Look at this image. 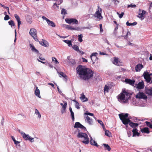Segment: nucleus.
Here are the masks:
<instances>
[{"label": "nucleus", "mask_w": 152, "mask_h": 152, "mask_svg": "<svg viewBox=\"0 0 152 152\" xmlns=\"http://www.w3.org/2000/svg\"><path fill=\"white\" fill-rule=\"evenodd\" d=\"M141 131L142 133L149 134L150 132L149 129L147 127H145L141 129Z\"/></svg>", "instance_id": "cd10ccee"}, {"label": "nucleus", "mask_w": 152, "mask_h": 152, "mask_svg": "<svg viewBox=\"0 0 152 152\" xmlns=\"http://www.w3.org/2000/svg\"><path fill=\"white\" fill-rule=\"evenodd\" d=\"M132 132L133 133V137H134L137 135L139 136L140 135V134L137 131V129L136 128L132 130Z\"/></svg>", "instance_id": "c85d7f7f"}, {"label": "nucleus", "mask_w": 152, "mask_h": 152, "mask_svg": "<svg viewBox=\"0 0 152 152\" xmlns=\"http://www.w3.org/2000/svg\"><path fill=\"white\" fill-rule=\"evenodd\" d=\"M34 94L37 97L39 98H41V96L40 94V91L39 89H38V87L37 86L35 87V89L34 90Z\"/></svg>", "instance_id": "a211bd4d"}, {"label": "nucleus", "mask_w": 152, "mask_h": 152, "mask_svg": "<svg viewBox=\"0 0 152 152\" xmlns=\"http://www.w3.org/2000/svg\"><path fill=\"white\" fill-rule=\"evenodd\" d=\"M146 13V12L144 10H142L141 11L140 10L139 13L137 16L141 20H142L145 18V14Z\"/></svg>", "instance_id": "f8f14e48"}, {"label": "nucleus", "mask_w": 152, "mask_h": 152, "mask_svg": "<svg viewBox=\"0 0 152 152\" xmlns=\"http://www.w3.org/2000/svg\"><path fill=\"white\" fill-rule=\"evenodd\" d=\"M128 114V113H121L119 114V116L121 120L122 121L123 123L126 125L129 124V125L134 129H135V127L138 126V124L137 123H133L131 122L129 119L127 118Z\"/></svg>", "instance_id": "f03ea898"}, {"label": "nucleus", "mask_w": 152, "mask_h": 152, "mask_svg": "<svg viewBox=\"0 0 152 152\" xmlns=\"http://www.w3.org/2000/svg\"><path fill=\"white\" fill-rule=\"evenodd\" d=\"M74 127V128H79L83 129H86V128L85 127L81 124L79 122H76Z\"/></svg>", "instance_id": "4468645a"}, {"label": "nucleus", "mask_w": 152, "mask_h": 152, "mask_svg": "<svg viewBox=\"0 0 152 152\" xmlns=\"http://www.w3.org/2000/svg\"><path fill=\"white\" fill-rule=\"evenodd\" d=\"M86 122L89 125H91L93 124V120L88 116H84Z\"/></svg>", "instance_id": "ddd939ff"}, {"label": "nucleus", "mask_w": 152, "mask_h": 152, "mask_svg": "<svg viewBox=\"0 0 152 152\" xmlns=\"http://www.w3.org/2000/svg\"><path fill=\"white\" fill-rule=\"evenodd\" d=\"M137 24V22H134L133 23H129L128 22H127L126 23V25L127 26H135Z\"/></svg>", "instance_id": "72a5a7b5"}, {"label": "nucleus", "mask_w": 152, "mask_h": 152, "mask_svg": "<svg viewBox=\"0 0 152 152\" xmlns=\"http://www.w3.org/2000/svg\"><path fill=\"white\" fill-rule=\"evenodd\" d=\"M35 74L37 75L38 76H39L40 75V72H36Z\"/></svg>", "instance_id": "338daca9"}, {"label": "nucleus", "mask_w": 152, "mask_h": 152, "mask_svg": "<svg viewBox=\"0 0 152 152\" xmlns=\"http://www.w3.org/2000/svg\"><path fill=\"white\" fill-rule=\"evenodd\" d=\"M90 137L91 139L90 141L91 144L92 145L95 146L96 147H98V145L96 141L92 139V137Z\"/></svg>", "instance_id": "bb28decb"}, {"label": "nucleus", "mask_w": 152, "mask_h": 152, "mask_svg": "<svg viewBox=\"0 0 152 152\" xmlns=\"http://www.w3.org/2000/svg\"><path fill=\"white\" fill-rule=\"evenodd\" d=\"M34 114L37 116V118L40 119L41 118V114L39 113L38 110L36 108L35 109Z\"/></svg>", "instance_id": "a878e982"}, {"label": "nucleus", "mask_w": 152, "mask_h": 152, "mask_svg": "<svg viewBox=\"0 0 152 152\" xmlns=\"http://www.w3.org/2000/svg\"><path fill=\"white\" fill-rule=\"evenodd\" d=\"M81 96L80 97L81 100L83 102H86L88 101V99L85 96L83 93H82L80 95Z\"/></svg>", "instance_id": "412c9836"}, {"label": "nucleus", "mask_w": 152, "mask_h": 152, "mask_svg": "<svg viewBox=\"0 0 152 152\" xmlns=\"http://www.w3.org/2000/svg\"><path fill=\"white\" fill-rule=\"evenodd\" d=\"M26 20L29 23H31L32 22V20L31 18L28 19V18H27Z\"/></svg>", "instance_id": "bf43d9fd"}, {"label": "nucleus", "mask_w": 152, "mask_h": 152, "mask_svg": "<svg viewBox=\"0 0 152 152\" xmlns=\"http://www.w3.org/2000/svg\"><path fill=\"white\" fill-rule=\"evenodd\" d=\"M136 5L135 4H130L128 6V7H131V8H134L135 7H136Z\"/></svg>", "instance_id": "5fc2aeb1"}, {"label": "nucleus", "mask_w": 152, "mask_h": 152, "mask_svg": "<svg viewBox=\"0 0 152 152\" xmlns=\"http://www.w3.org/2000/svg\"><path fill=\"white\" fill-rule=\"evenodd\" d=\"M72 48L75 50L77 52L79 51L78 46L76 45H74L72 46Z\"/></svg>", "instance_id": "e433bc0d"}, {"label": "nucleus", "mask_w": 152, "mask_h": 152, "mask_svg": "<svg viewBox=\"0 0 152 152\" xmlns=\"http://www.w3.org/2000/svg\"><path fill=\"white\" fill-rule=\"evenodd\" d=\"M87 28L86 27H84L83 28H80L79 27H75L74 28V30H77V31H81L82 28V29H86Z\"/></svg>", "instance_id": "58836bf2"}, {"label": "nucleus", "mask_w": 152, "mask_h": 152, "mask_svg": "<svg viewBox=\"0 0 152 152\" xmlns=\"http://www.w3.org/2000/svg\"><path fill=\"white\" fill-rule=\"evenodd\" d=\"M117 14L118 15L119 18H121L123 17L124 14V13L122 12L121 14H119L118 12H117Z\"/></svg>", "instance_id": "c03bdc74"}, {"label": "nucleus", "mask_w": 152, "mask_h": 152, "mask_svg": "<svg viewBox=\"0 0 152 152\" xmlns=\"http://www.w3.org/2000/svg\"><path fill=\"white\" fill-rule=\"evenodd\" d=\"M57 73L58 74L60 77H62L64 78H66V75L63 72L57 71Z\"/></svg>", "instance_id": "c756f323"}, {"label": "nucleus", "mask_w": 152, "mask_h": 152, "mask_svg": "<svg viewBox=\"0 0 152 152\" xmlns=\"http://www.w3.org/2000/svg\"><path fill=\"white\" fill-rule=\"evenodd\" d=\"M65 20L66 22L69 24H77L78 23L77 20L75 18H66Z\"/></svg>", "instance_id": "9d476101"}, {"label": "nucleus", "mask_w": 152, "mask_h": 152, "mask_svg": "<svg viewBox=\"0 0 152 152\" xmlns=\"http://www.w3.org/2000/svg\"><path fill=\"white\" fill-rule=\"evenodd\" d=\"M103 145L105 150H107L109 151H110L111 148L108 144L104 143L103 144Z\"/></svg>", "instance_id": "7c9ffc66"}, {"label": "nucleus", "mask_w": 152, "mask_h": 152, "mask_svg": "<svg viewBox=\"0 0 152 152\" xmlns=\"http://www.w3.org/2000/svg\"><path fill=\"white\" fill-rule=\"evenodd\" d=\"M83 61L84 62H87V60L85 58H82Z\"/></svg>", "instance_id": "774afa93"}, {"label": "nucleus", "mask_w": 152, "mask_h": 152, "mask_svg": "<svg viewBox=\"0 0 152 152\" xmlns=\"http://www.w3.org/2000/svg\"><path fill=\"white\" fill-rule=\"evenodd\" d=\"M79 103L78 102H76L75 103V107L77 109H79L80 108L79 107Z\"/></svg>", "instance_id": "de8ad7c7"}, {"label": "nucleus", "mask_w": 152, "mask_h": 152, "mask_svg": "<svg viewBox=\"0 0 152 152\" xmlns=\"http://www.w3.org/2000/svg\"><path fill=\"white\" fill-rule=\"evenodd\" d=\"M135 81L130 79H126L125 80V82L133 86L134 84Z\"/></svg>", "instance_id": "b1692460"}, {"label": "nucleus", "mask_w": 152, "mask_h": 152, "mask_svg": "<svg viewBox=\"0 0 152 152\" xmlns=\"http://www.w3.org/2000/svg\"><path fill=\"white\" fill-rule=\"evenodd\" d=\"M37 31L35 28H32L30 29L29 34L36 41H38L37 35Z\"/></svg>", "instance_id": "423d86ee"}, {"label": "nucleus", "mask_w": 152, "mask_h": 152, "mask_svg": "<svg viewBox=\"0 0 152 152\" xmlns=\"http://www.w3.org/2000/svg\"><path fill=\"white\" fill-rule=\"evenodd\" d=\"M69 29L71 30H74V28L72 27V26H70Z\"/></svg>", "instance_id": "0e129e2a"}, {"label": "nucleus", "mask_w": 152, "mask_h": 152, "mask_svg": "<svg viewBox=\"0 0 152 152\" xmlns=\"http://www.w3.org/2000/svg\"><path fill=\"white\" fill-rule=\"evenodd\" d=\"M109 90V88L108 86L106 85L104 88V93H107Z\"/></svg>", "instance_id": "c9c22d12"}, {"label": "nucleus", "mask_w": 152, "mask_h": 152, "mask_svg": "<svg viewBox=\"0 0 152 152\" xmlns=\"http://www.w3.org/2000/svg\"><path fill=\"white\" fill-rule=\"evenodd\" d=\"M72 40H63V41L66 43L68 45V46L69 47L71 46L72 45Z\"/></svg>", "instance_id": "473e14b6"}, {"label": "nucleus", "mask_w": 152, "mask_h": 152, "mask_svg": "<svg viewBox=\"0 0 152 152\" xmlns=\"http://www.w3.org/2000/svg\"><path fill=\"white\" fill-rule=\"evenodd\" d=\"M144 87V82L142 81L139 82L136 86V88L139 89H143Z\"/></svg>", "instance_id": "f3484780"}, {"label": "nucleus", "mask_w": 152, "mask_h": 152, "mask_svg": "<svg viewBox=\"0 0 152 152\" xmlns=\"http://www.w3.org/2000/svg\"><path fill=\"white\" fill-rule=\"evenodd\" d=\"M99 27H100V32H102L103 31V30L102 29V24H101L99 25Z\"/></svg>", "instance_id": "4d7b16f0"}, {"label": "nucleus", "mask_w": 152, "mask_h": 152, "mask_svg": "<svg viewBox=\"0 0 152 152\" xmlns=\"http://www.w3.org/2000/svg\"><path fill=\"white\" fill-rule=\"evenodd\" d=\"M14 142V143L15 144H16V145H17L19 143V142H18L17 141H16V140H15Z\"/></svg>", "instance_id": "69168bd1"}, {"label": "nucleus", "mask_w": 152, "mask_h": 152, "mask_svg": "<svg viewBox=\"0 0 152 152\" xmlns=\"http://www.w3.org/2000/svg\"><path fill=\"white\" fill-rule=\"evenodd\" d=\"M88 115H91V116H94V114L92 113H84V116H86Z\"/></svg>", "instance_id": "a18cd8bd"}, {"label": "nucleus", "mask_w": 152, "mask_h": 152, "mask_svg": "<svg viewBox=\"0 0 152 152\" xmlns=\"http://www.w3.org/2000/svg\"><path fill=\"white\" fill-rule=\"evenodd\" d=\"M70 113L72 120L73 121L75 119L74 114L73 111H71V112Z\"/></svg>", "instance_id": "8fccbe9b"}, {"label": "nucleus", "mask_w": 152, "mask_h": 152, "mask_svg": "<svg viewBox=\"0 0 152 152\" xmlns=\"http://www.w3.org/2000/svg\"><path fill=\"white\" fill-rule=\"evenodd\" d=\"M48 25L52 27H54L56 26L55 23L52 21H50V20L47 23Z\"/></svg>", "instance_id": "2f4dec72"}, {"label": "nucleus", "mask_w": 152, "mask_h": 152, "mask_svg": "<svg viewBox=\"0 0 152 152\" xmlns=\"http://www.w3.org/2000/svg\"><path fill=\"white\" fill-rule=\"evenodd\" d=\"M14 16L18 22V28H20V26L21 23V22L20 20V18L17 14H15Z\"/></svg>", "instance_id": "6ab92c4d"}, {"label": "nucleus", "mask_w": 152, "mask_h": 152, "mask_svg": "<svg viewBox=\"0 0 152 152\" xmlns=\"http://www.w3.org/2000/svg\"><path fill=\"white\" fill-rule=\"evenodd\" d=\"M39 42L40 44L45 47H47L49 45L48 42L44 40H42V41H39Z\"/></svg>", "instance_id": "393cba45"}, {"label": "nucleus", "mask_w": 152, "mask_h": 152, "mask_svg": "<svg viewBox=\"0 0 152 152\" xmlns=\"http://www.w3.org/2000/svg\"><path fill=\"white\" fill-rule=\"evenodd\" d=\"M112 60L113 64L116 65L120 66L123 64L122 62L119 59L116 57L113 58L112 59Z\"/></svg>", "instance_id": "1a4fd4ad"}, {"label": "nucleus", "mask_w": 152, "mask_h": 152, "mask_svg": "<svg viewBox=\"0 0 152 152\" xmlns=\"http://www.w3.org/2000/svg\"><path fill=\"white\" fill-rule=\"evenodd\" d=\"M97 121L99 124H100L102 125V127L103 128L104 127V126L102 122L101 121L98 120Z\"/></svg>", "instance_id": "49530a36"}, {"label": "nucleus", "mask_w": 152, "mask_h": 152, "mask_svg": "<svg viewBox=\"0 0 152 152\" xmlns=\"http://www.w3.org/2000/svg\"><path fill=\"white\" fill-rule=\"evenodd\" d=\"M17 119L20 121L24 120L26 118V116L21 114H18L17 116Z\"/></svg>", "instance_id": "dca6fc26"}, {"label": "nucleus", "mask_w": 152, "mask_h": 152, "mask_svg": "<svg viewBox=\"0 0 152 152\" xmlns=\"http://www.w3.org/2000/svg\"><path fill=\"white\" fill-rule=\"evenodd\" d=\"M78 40L80 42H81L83 41L82 38L83 37V36L82 34H80V35H78Z\"/></svg>", "instance_id": "f704fd0d"}, {"label": "nucleus", "mask_w": 152, "mask_h": 152, "mask_svg": "<svg viewBox=\"0 0 152 152\" xmlns=\"http://www.w3.org/2000/svg\"><path fill=\"white\" fill-rule=\"evenodd\" d=\"M56 2L53 4V8H54V6H56L57 7H58V5L60 4L63 2V0H56Z\"/></svg>", "instance_id": "aec40b11"}, {"label": "nucleus", "mask_w": 152, "mask_h": 152, "mask_svg": "<svg viewBox=\"0 0 152 152\" xmlns=\"http://www.w3.org/2000/svg\"><path fill=\"white\" fill-rule=\"evenodd\" d=\"M143 68V66L142 64H139L136 66L135 70L137 72H139Z\"/></svg>", "instance_id": "2eb2a0df"}, {"label": "nucleus", "mask_w": 152, "mask_h": 152, "mask_svg": "<svg viewBox=\"0 0 152 152\" xmlns=\"http://www.w3.org/2000/svg\"><path fill=\"white\" fill-rule=\"evenodd\" d=\"M9 25L11 26V27H12V26H14L15 25V23L12 20H11L8 22Z\"/></svg>", "instance_id": "4c0bfd02"}, {"label": "nucleus", "mask_w": 152, "mask_h": 152, "mask_svg": "<svg viewBox=\"0 0 152 152\" xmlns=\"http://www.w3.org/2000/svg\"><path fill=\"white\" fill-rule=\"evenodd\" d=\"M63 26L65 27L66 28H68L69 29L70 26L68 25L64 24L63 25Z\"/></svg>", "instance_id": "052dcab7"}, {"label": "nucleus", "mask_w": 152, "mask_h": 152, "mask_svg": "<svg viewBox=\"0 0 152 152\" xmlns=\"http://www.w3.org/2000/svg\"><path fill=\"white\" fill-rule=\"evenodd\" d=\"M136 97L137 98L142 99H146L147 97L146 95L143 92H139L136 95Z\"/></svg>", "instance_id": "9b49d317"}, {"label": "nucleus", "mask_w": 152, "mask_h": 152, "mask_svg": "<svg viewBox=\"0 0 152 152\" xmlns=\"http://www.w3.org/2000/svg\"><path fill=\"white\" fill-rule=\"evenodd\" d=\"M10 19V17L8 15H6L4 18V20H7Z\"/></svg>", "instance_id": "6e6d98bb"}, {"label": "nucleus", "mask_w": 152, "mask_h": 152, "mask_svg": "<svg viewBox=\"0 0 152 152\" xmlns=\"http://www.w3.org/2000/svg\"><path fill=\"white\" fill-rule=\"evenodd\" d=\"M18 131L21 134L25 140H28L32 142H34V138H32L28 134H26L24 132L20 130H18Z\"/></svg>", "instance_id": "39448f33"}, {"label": "nucleus", "mask_w": 152, "mask_h": 152, "mask_svg": "<svg viewBox=\"0 0 152 152\" xmlns=\"http://www.w3.org/2000/svg\"><path fill=\"white\" fill-rule=\"evenodd\" d=\"M145 91L146 94L148 95H152V87L150 88H145Z\"/></svg>", "instance_id": "5701e85b"}, {"label": "nucleus", "mask_w": 152, "mask_h": 152, "mask_svg": "<svg viewBox=\"0 0 152 152\" xmlns=\"http://www.w3.org/2000/svg\"><path fill=\"white\" fill-rule=\"evenodd\" d=\"M0 5L2 7H3L5 9H6L8 7H7L5 6V5L2 4L0 3Z\"/></svg>", "instance_id": "e2e57ef3"}, {"label": "nucleus", "mask_w": 152, "mask_h": 152, "mask_svg": "<svg viewBox=\"0 0 152 152\" xmlns=\"http://www.w3.org/2000/svg\"><path fill=\"white\" fill-rule=\"evenodd\" d=\"M91 59L93 62H95L96 60L97 59V57L93 56V58H91Z\"/></svg>", "instance_id": "09e8293b"}, {"label": "nucleus", "mask_w": 152, "mask_h": 152, "mask_svg": "<svg viewBox=\"0 0 152 152\" xmlns=\"http://www.w3.org/2000/svg\"><path fill=\"white\" fill-rule=\"evenodd\" d=\"M76 70L80 77L84 80H88L93 76V72L91 70L85 68L81 65L77 67Z\"/></svg>", "instance_id": "f257e3e1"}, {"label": "nucleus", "mask_w": 152, "mask_h": 152, "mask_svg": "<svg viewBox=\"0 0 152 152\" xmlns=\"http://www.w3.org/2000/svg\"><path fill=\"white\" fill-rule=\"evenodd\" d=\"M105 135L110 137L111 136V133L108 130L105 131Z\"/></svg>", "instance_id": "a19ab883"}, {"label": "nucleus", "mask_w": 152, "mask_h": 152, "mask_svg": "<svg viewBox=\"0 0 152 152\" xmlns=\"http://www.w3.org/2000/svg\"><path fill=\"white\" fill-rule=\"evenodd\" d=\"M131 35L129 31H128L127 32V33L126 34V35L125 36L124 38L126 39H127V35Z\"/></svg>", "instance_id": "680f3d73"}, {"label": "nucleus", "mask_w": 152, "mask_h": 152, "mask_svg": "<svg viewBox=\"0 0 152 152\" xmlns=\"http://www.w3.org/2000/svg\"><path fill=\"white\" fill-rule=\"evenodd\" d=\"M102 12V9L100 8L98 6V9L96 11L94 15V17L98 19L99 20L102 18V17L101 15V12Z\"/></svg>", "instance_id": "6e6552de"}, {"label": "nucleus", "mask_w": 152, "mask_h": 152, "mask_svg": "<svg viewBox=\"0 0 152 152\" xmlns=\"http://www.w3.org/2000/svg\"><path fill=\"white\" fill-rule=\"evenodd\" d=\"M145 123H146V125H147V126L150 127V126L151 124L149 122H148V121H146Z\"/></svg>", "instance_id": "13d9d810"}, {"label": "nucleus", "mask_w": 152, "mask_h": 152, "mask_svg": "<svg viewBox=\"0 0 152 152\" xmlns=\"http://www.w3.org/2000/svg\"><path fill=\"white\" fill-rule=\"evenodd\" d=\"M66 10L63 9L61 11V14H64V15L66 13Z\"/></svg>", "instance_id": "603ef678"}, {"label": "nucleus", "mask_w": 152, "mask_h": 152, "mask_svg": "<svg viewBox=\"0 0 152 152\" xmlns=\"http://www.w3.org/2000/svg\"><path fill=\"white\" fill-rule=\"evenodd\" d=\"M131 94L125 90H123L117 96L118 101L122 103H127L130 98Z\"/></svg>", "instance_id": "7ed1b4c3"}, {"label": "nucleus", "mask_w": 152, "mask_h": 152, "mask_svg": "<svg viewBox=\"0 0 152 152\" xmlns=\"http://www.w3.org/2000/svg\"><path fill=\"white\" fill-rule=\"evenodd\" d=\"M98 54V53L96 52L93 53L91 55V56H90L91 58H93V56H94L97 57V56Z\"/></svg>", "instance_id": "79ce46f5"}, {"label": "nucleus", "mask_w": 152, "mask_h": 152, "mask_svg": "<svg viewBox=\"0 0 152 152\" xmlns=\"http://www.w3.org/2000/svg\"><path fill=\"white\" fill-rule=\"evenodd\" d=\"M29 45L31 50L32 52L36 53H38L39 51L34 47V46L31 44H30Z\"/></svg>", "instance_id": "4be33fe9"}, {"label": "nucleus", "mask_w": 152, "mask_h": 152, "mask_svg": "<svg viewBox=\"0 0 152 152\" xmlns=\"http://www.w3.org/2000/svg\"><path fill=\"white\" fill-rule=\"evenodd\" d=\"M152 75V73L149 74L148 72H144L143 75L147 83H149L150 84L152 83V80L151 77V76Z\"/></svg>", "instance_id": "0eeeda50"}, {"label": "nucleus", "mask_w": 152, "mask_h": 152, "mask_svg": "<svg viewBox=\"0 0 152 152\" xmlns=\"http://www.w3.org/2000/svg\"><path fill=\"white\" fill-rule=\"evenodd\" d=\"M52 61H54L56 64H58L59 63L58 62L55 57H53L52 58Z\"/></svg>", "instance_id": "ea45409f"}, {"label": "nucleus", "mask_w": 152, "mask_h": 152, "mask_svg": "<svg viewBox=\"0 0 152 152\" xmlns=\"http://www.w3.org/2000/svg\"><path fill=\"white\" fill-rule=\"evenodd\" d=\"M64 104L62 106V108L64 109H66V107L67 103L66 102H64Z\"/></svg>", "instance_id": "37998d69"}, {"label": "nucleus", "mask_w": 152, "mask_h": 152, "mask_svg": "<svg viewBox=\"0 0 152 152\" xmlns=\"http://www.w3.org/2000/svg\"><path fill=\"white\" fill-rule=\"evenodd\" d=\"M76 132H78L77 134V136L78 137L81 138V140L82 142L86 144H87L89 143V138L87 134L84 133L80 132L78 129L76 130Z\"/></svg>", "instance_id": "20e7f679"}, {"label": "nucleus", "mask_w": 152, "mask_h": 152, "mask_svg": "<svg viewBox=\"0 0 152 152\" xmlns=\"http://www.w3.org/2000/svg\"><path fill=\"white\" fill-rule=\"evenodd\" d=\"M127 133L129 137H130L132 134V132L131 131L127 130Z\"/></svg>", "instance_id": "864d4df0"}, {"label": "nucleus", "mask_w": 152, "mask_h": 152, "mask_svg": "<svg viewBox=\"0 0 152 152\" xmlns=\"http://www.w3.org/2000/svg\"><path fill=\"white\" fill-rule=\"evenodd\" d=\"M42 18L43 19V20H45L47 22V23L49 21V20L46 17H45L44 16H42Z\"/></svg>", "instance_id": "3c124183"}]
</instances>
